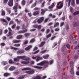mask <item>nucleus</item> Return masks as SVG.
Listing matches in <instances>:
<instances>
[{"instance_id": "nucleus-1", "label": "nucleus", "mask_w": 79, "mask_h": 79, "mask_svg": "<svg viewBox=\"0 0 79 79\" xmlns=\"http://www.w3.org/2000/svg\"><path fill=\"white\" fill-rule=\"evenodd\" d=\"M49 64V62L48 60H44L40 63H38L37 64V66H43V67L41 66H35L34 67L36 69H45L46 68L48 67V65Z\"/></svg>"}, {"instance_id": "nucleus-2", "label": "nucleus", "mask_w": 79, "mask_h": 79, "mask_svg": "<svg viewBox=\"0 0 79 79\" xmlns=\"http://www.w3.org/2000/svg\"><path fill=\"white\" fill-rule=\"evenodd\" d=\"M19 59H22L23 60H29V58L26 56H18L17 58L14 59V61H16L19 60Z\"/></svg>"}, {"instance_id": "nucleus-3", "label": "nucleus", "mask_w": 79, "mask_h": 79, "mask_svg": "<svg viewBox=\"0 0 79 79\" xmlns=\"http://www.w3.org/2000/svg\"><path fill=\"white\" fill-rule=\"evenodd\" d=\"M32 58L33 60H36V61L38 62L40 60H42V57H40L39 56H36L35 57L33 56L32 57Z\"/></svg>"}, {"instance_id": "nucleus-4", "label": "nucleus", "mask_w": 79, "mask_h": 79, "mask_svg": "<svg viewBox=\"0 0 79 79\" xmlns=\"http://www.w3.org/2000/svg\"><path fill=\"white\" fill-rule=\"evenodd\" d=\"M63 6V1L59 2L57 3V7L58 9H61Z\"/></svg>"}, {"instance_id": "nucleus-5", "label": "nucleus", "mask_w": 79, "mask_h": 79, "mask_svg": "<svg viewBox=\"0 0 79 79\" xmlns=\"http://www.w3.org/2000/svg\"><path fill=\"white\" fill-rule=\"evenodd\" d=\"M73 61H70V67L71 68H72V69H71V70L70 71V73L72 74H74V65H73Z\"/></svg>"}, {"instance_id": "nucleus-6", "label": "nucleus", "mask_w": 79, "mask_h": 79, "mask_svg": "<svg viewBox=\"0 0 79 79\" xmlns=\"http://www.w3.org/2000/svg\"><path fill=\"white\" fill-rule=\"evenodd\" d=\"M44 20V17H41L39 19L37 20V23L38 24H40L42 23Z\"/></svg>"}, {"instance_id": "nucleus-7", "label": "nucleus", "mask_w": 79, "mask_h": 79, "mask_svg": "<svg viewBox=\"0 0 79 79\" xmlns=\"http://www.w3.org/2000/svg\"><path fill=\"white\" fill-rule=\"evenodd\" d=\"M35 73V70L33 69L32 70L28 71L25 72V73L28 74H33Z\"/></svg>"}, {"instance_id": "nucleus-8", "label": "nucleus", "mask_w": 79, "mask_h": 79, "mask_svg": "<svg viewBox=\"0 0 79 79\" xmlns=\"http://www.w3.org/2000/svg\"><path fill=\"white\" fill-rule=\"evenodd\" d=\"M7 4L9 6H13V0H9Z\"/></svg>"}, {"instance_id": "nucleus-9", "label": "nucleus", "mask_w": 79, "mask_h": 79, "mask_svg": "<svg viewBox=\"0 0 79 79\" xmlns=\"http://www.w3.org/2000/svg\"><path fill=\"white\" fill-rule=\"evenodd\" d=\"M18 4L13 7V10H14V13H17L18 10Z\"/></svg>"}, {"instance_id": "nucleus-10", "label": "nucleus", "mask_w": 79, "mask_h": 79, "mask_svg": "<svg viewBox=\"0 0 79 79\" xmlns=\"http://www.w3.org/2000/svg\"><path fill=\"white\" fill-rule=\"evenodd\" d=\"M27 31V29H25V30H23V31L20 30L17 32L18 34H23L26 32Z\"/></svg>"}, {"instance_id": "nucleus-11", "label": "nucleus", "mask_w": 79, "mask_h": 79, "mask_svg": "<svg viewBox=\"0 0 79 79\" xmlns=\"http://www.w3.org/2000/svg\"><path fill=\"white\" fill-rule=\"evenodd\" d=\"M39 14H40V12L39 10L35 11L33 13V15L34 16H37V15H39Z\"/></svg>"}, {"instance_id": "nucleus-12", "label": "nucleus", "mask_w": 79, "mask_h": 79, "mask_svg": "<svg viewBox=\"0 0 79 79\" xmlns=\"http://www.w3.org/2000/svg\"><path fill=\"white\" fill-rule=\"evenodd\" d=\"M1 21H2L3 24H4V25H7L8 23L7 22V21L5 19H1Z\"/></svg>"}, {"instance_id": "nucleus-13", "label": "nucleus", "mask_w": 79, "mask_h": 79, "mask_svg": "<svg viewBox=\"0 0 79 79\" xmlns=\"http://www.w3.org/2000/svg\"><path fill=\"white\" fill-rule=\"evenodd\" d=\"M23 53H24V50L23 49H20L17 52V54H21Z\"/></svg>"}, {"instance_id": "nucleus-14", "label": "nucleus", "mask_w": 79, "mask_h": 79, "mask_svg": "<svg viewBox=\"0 0 79 79\" xmlns=\"http://www.w3.org/2000/svg\"><path fill=\"white\" fill-rule=\"evenodd\" d=\"M55 6V4L54 3H53L50 6H49L48 7V9H52L53 7H54Z\"/></svg>"}, {"instance_id": "nucleus-15", "label": "nucleus", "mask_w": 79, "mask_h": 79, "mask_svg": "<svg viewBox=\"0 0 79 79\" xmlns=\"http://www.w3.org/2000/svg\"><path fill=\"white\" fill-rule=\"evenodd\" d=\"M21 42V40H13V43L14 44H17V43H19V42Z\"/></svg>"}, {"instance_id": "nucleus-16", "label": "nucleus", "mask_w": 79, "mask_h": 79, "mask_svg": "<svg viewBox=\"0 0 79 79\" xmlns=\"http://www.w3.org/2000/svg\"><path fill=\"white\" fill-rule=\"evenodd\" d=\"M16 69V67L14 66H11L10 67V68L9 69V71H13V70H15Z\"/></svg>"}, {"instance_id": "nucleus-17", "label": "nucleus", "mask_w": 79, "mask_h": 79, "mask_svg": "<svg viewBox=\"0 0 79 79\" xmlns=\"http://www.w3.org/2000/svg\"><path fill=\"white\" fill-rule=\"evenodd\" d=\"M48 17H52V18L53 19L54 18H55L56 17V16L55 15H52V14H50L48 15Z\"/></svg>"}, {"instance_id": "nucleus-18", "label": "nucleus", "mask_w": 79, "mask_h": 79, "mask_svg": "<svg viewBox=\"0 0 79 79\" xmlns=\"http://www.w3.org/2000/svg\"><path fill=\"white\" fill-rule=\"evenodd\" d=\"M49 54H46L45 55H44L43 56V57L44 59H48V58L49 57Z\"/></svg>"}, {"instance_id": "nucleus-19", "label": "nucleus", "mask_w": 79, "mask_h": 79, "mask_svg": "<svg viewBox=\"0 0 79 79\" xmlns=\"http://www.w3.org/2000/svg\"><path fill=\"white\" fill-rule=\"evenodd\" d=\"M11 75V74L10 73H5L4 74V76L5 77H8V76H9Z\"/></svg>"}, {"instance_id": "nucleus-20", "label": "nucleus", "mask_w": 79, "mask_h": 79, "mask_svg": "<svg viewBox=\"0 0 79 79\" xmlns=\"http://www.w3.org/2000/svg\"><path fill=\"white\" fill-rule=\"evenodd\" d=\"M31 68L29 67H27L26 68H24L22 69V71H28V70H31Z\"/></svg>"}, {"instance_id": "nucleus-21", "label": "nucleus", "mask_w": 79, "mask_h": 79, "mask_svg": "<svg viewBox=\"0 0 79 79\" xmlns=\"http://www.w3.org/2000/svg\"><path fill=\"white\" fill-rule=\"evenodd\" d=\"M21 63L24 64H27L29 63V62L28 61H23L21 62Z\"/></svg>"}, {"instance_id": "nucleus-22", "label": "nucleus", "mask_w": 79, "mask_h": 79, "mask_svg": "<svg viewBox=\"0 0 79 79\" xmlns=\"http://www.w3.org/2000/svg\"><path fill=\"white\" fill-rule=\"evenodd\" d=\"M31 35V33H27L24 34V35L25 37H29Z\"/></svg>"}, {"instance_id": "nucleus-23", "label": "nucleus", "mask_w": 79, "mask_h": 79, "mask_svg": "<svg viewBox=\"0 0 79 79\" xmlns=\"http://www.w3.org/2000/svg\"><path fill=\"white\" fill-rule=\"evenodd\" d=\"M33 79H41V77L40 76L37 75L33 78Z\"/></svg>"}, {"instance_id": "nucleus-24", "label": "nucleus", "mask_w": 79, "mask_h": 79, "mask_svg": "<svg viewBox=\"0 0 79 79\" xmlns=\"http://www.w3.org/2000/svg\"><path fill=\"white\" fill-rule=\"evenodd\" d=\"M22 37L23 35H17V36L16 37V38L17 39H21V38H22Z\"/></svg>"}, {"instance_id": "nucleus-25", "label": "nucleus", "mask_w": 79, "mask_h": 79, "mask_svg": "<svg viewBox=\"0 0 79 79\" xmlns=\"http://www.w3.org/2000/svg\"><path fill=\"white\" fill-rule=\"evenodd\" d=\"M2 64L3 66H5L6 64H8V62L6 61H3L2 62Z\"/></svg>"}, {"instance_id": "nucleus-26", "label": "nucleus", "mask_w": 79, "mask_h": 79, "mask_svg": "<svg viewBox=\"0 0 79 79\" xmlns=\"http://www.w3.org/2000/svg\"><path fill=\"white\" fill-rule=\"evenodd\" d=\"M71 0H66V1L67 2H68V7H69L70 5L71 4Z\"/></svg>"}, {"instance_id": "nucleus-27", "label": "nucleus", "mask_w": 79, "mask_h": 79, "mask_svg": "<svg viewBox=\"0 0 79 79\" xmlns=\"http://www.w3.org/2000/svg\"><path fill=\"white\" fill-rule=\"evenodd\" d=\"M32 48V46L31 45H30L28 47H27L26 48H25V50H29V49H31Z\"/></svg>"}, {"instance_id": "nucleus-28", "label": "nucleus", "mask_w": 79, "mask_h": 79, "mask_svg": "<svg viewBox=\"0 0 79 79\" xmlns=\"http://www.w3.org/2000/svg\"><path fill=\"white\" fill-rule=\"evenodd\" d=\"M45 43V41H43L41 43V44L39 45V47H43V46H44V44Z\"/></svg>"}, {"instance_id": "nucleus-29", "label": "nucleus", "mask_w": 79, "mask_h": 79, "mask_svg": "<svg viewBox=\"0 0 79 79\" xmlns=\"http://www.w3.org/2000/svg\"><path fill=\"white\" fill-rule=\"evenodd\" d=\"M26 4V1L25 0H23L21 2V4L22 6H24Z\"/></svg>"}, {"instance_id": "nucleus-30", "label": "nucleus", "mask_w": 79, "mask_h": 79, "mask_svg": "<svg viewBox=\"0 0 79 79\" xmlns=\"http://www.w3.org/2000/svg\"><path fill=\"white\" fill-rule=\"evenodd\" d=\"M41 15H44V13H45V11H44V9H41Z\"/></svg>"}, {"instance_id": "nucleus-31", "label": "nucleus", "mask_w": 79, "mask_h": 79, "mask_svg": "<svg viewBox=\"0 0 79 79\" xmlns=\"http://www.w3.org/2000/svg\"><path fill=\"white\" fill-rule=\"evenodd\" d=\"M72 24L74 27H76V26H79V24L77 25L76 24V22H74L72 23Z\"/></svg>"}, {"instance_id": "nucleus-32", "label": "nucleus", "mask_w": 79, "mask_h": 79, "mask_svg": "<svg viewBox=\"0 0 79 79\" xmlns=\"http://www.w3.org/2000/svg\"><path fill=\"white\" fill-rule=\"evenodd\" d=\"M2 12L1 15L2 16H5V11L2 9Z\"/></svg>"}, {"instance_id": "nucleus-33", "label": "nucleus", "mask_w": 79, "mask_h": 79, "mask_svg": "<svg viewBox=\"0 0 79 79\" xmlns=\"http://www.w3.org/2000/svg\"><path fill=\"white\" fill-rule=\"evenodd\" d=\"M79 14V11H77L76 12L73 13V15L74 16H76V15H77Z\"/></svg>"}, {"instance_id": "nucleus-34", "label": "nucleus", "mask_w": 79, "mask_h": 79, "mask_svg": "<svg viewBox=\"0 0 79 79\" xmlns=\"http://www.w3.org/2000/svg\"><path fill=\"white\" fill-rule=\"evenodd\" d=\"M15 21H16V22H17V23L18 24H19L20 23H21V21L18 20V19H15Z\"/></svg>"}, {"instance_id": "nucleus-35", "label": "nucleus", "mask_w": 79, "mask_h": 79, "mask_svg": "<svg viewBox=\"0 0 79 79\" xmlns=\"http://www.w3.org/2000/svg\"><path fill=\"white\" fill-rule=\"evenodd\" d=\"M21 44H15L14 45V47H20Z\"/></svg>"}, {"instance_id": "nucleus-36", "label": "nucleus", "mask_w": 79, "mask_h": 79, "mask_svg": "<svg viewBox=\"0 0 79 79\" xmlns=\"http://www.w3.org/2000/svg\"><path fill=\"white\" fill-rule=\"evenodd\" d=\"M69 9L71 13H73V11H74V9H73V8L72 7L70 6L69 8Z\"/></svg>"}, {"instance_id": "nucleus-37", "label": "nucleus", "mask_w": 79, "mask_h": 79, "mask_svg": "<svg viewBox=\"0 0 79 79\" xmlns=\"http://www.w3.org/2000/svg\"><path fill=\"white\" fill-rule=\"evenodd\" d=\"M9 63L10 64H13V63H14V62L12 60L10 59L9 61Z\"/></svg>"}, {"instance_id": "nucleus-38", "label": "nucleus", "mask_w": 79, "mask_h": 79, "mask_svg": "<svg viewBox=\"0 0 79 79\" xmlns=\"http://www.w3.org/2000/svg\"><path fill=\"white\" fill-rule=\"evenodd\" d=\"M71 5L74 6V5H75V3L74 2V0H72V2H71Z\"/></svg>"}, {"instance_id": "nucleus-39", "label": "nucleus", "mask_w": 79, "mask_h": 79, "mask_svg": "<svg viewBox=\"0 0 79 79\" xmlns=\"http://www.w3.org/2000/svg\"><path fill=\"white\" fill-rule=\"evenodd\" d=\"M50 29H47L46 30V33L47 34H48L49 32H50Z\"/></svg>"}, {"instance_id": "nucleus-40", "label": "nucleus", "mask_w": 79, "mask_h": 79, "mask_svg": "<svg viewBox=\"0 0 79 79\" xmlns=\"http://www.w3.org/2000/svg\"><path fill=\"white\" fill-rule=\"evenodd\" d=\"M24 76H20L19 77H18V79H24Z\"/></svg>"}, {"instance_id": "nucleus-41", "label": "nucleus", "mask_w": 79, "mask_h": 79, "mask_svg": "<svg viewBox=\"0 0 79 79\" xmlns=\"http://www.w3.org/2000/svg\"><path fill=\"white\" fill-rule=\"evenodd\" d=\"M35 42V39L33 38L30 41V43H32Z\"/></svg>"}, {"instance_id": "nucleus-42", "label": "nucleus", "mask_w": 79, "mask_h": 79, "mask_svg": "<svg viewBox=\"0 0 79 79\" xmlns=\"http://www.w3.org/2000/svg\"><path fill=\"white\" fill-rule=\"evenodd\" d=\"M45 1H44L43 2L42 4V5L41 6V8H43L45 6Z\"/></svg>"}, {"instance_id": "nucleus-43", "label": "nucleus", "mask_w": 79, "mask_h": 79, "mask_svg": "<svg viewBox=\"0 0 79 79\" xmlns=\"http://www.w3.org/2000/svg\"><path fill=\"white\" fill-rule=\"evenodd\" d=\"M14 21L13 20H11L10 21L9 23V26H10L11 24H14Z\"/></svg>"}, {"instance_id": "nucleus-44", "label": "nucleus", "mask_w": 79, "mask_h": 79, "mask_svg": "<svg viewBox=\"0 0 79 79\" xmlns=\"http://www.w3.org/2000/svg\"><path fill=\"white\" fill-rule=\"evenodd\" d=\"M36 5H37V4H36V2H35L34 4H33V5L31 6V8H34V7L36 6Z\"/></svg>"}, {"instance_id": "nucleus-45", "label": "nucleus", "mask_w": 79, "mask_h": 79, "mask_svg": "<svg viewBox=\"0 0 79 79\" xmlns=\"http://www.w3.org/2000/svg\"><path fill=\"white\" fill-rule=\"evenodd\" d=\"M59 25V23L56 22L54 25V28L56 26H58Z\"/></svg>"}, {"instance_id": "nucleus-46", "label": "nucleus", "mask_w": 79, "mask_h": 79, "mask_svg": "<svg viewBox=\"0 0 79 79\" xmlns=\"http://www.w3.org/2000/svg\"><path fill=\"white\" fill-rule=\"evenodd\" d=\"M52 36V34H50L48 35L47 36H46V38L47 39H48V38Z\"/></svg>"}, {"instance_id": "nucleus-47", "label": "nucleus", "mask_w": 79, "mask_h": 79, "mask_svg": "<svg viewBox=\"0 0 79 79\" xmlns=\"http://www.w3.org/2000/svg\"><path fill=\"white\" fill-rule=\"evenodd\" d=\"M10 49H12L13 50H17L18 48H15L12 46L10 47Z\"/></svg>"}, {"instance_id": "nucleus-48", "label": "nucleus", "mask_w": 79, "mask_h": 79, "mask_svg": "<svg viewBox=\"0 0 79 79\" xmlns=\"http://www.w3.org/2000/svg\"><path fill=\"white\" fill-rule=\"evenodd\" d=\"M41 27H42V26H41V25H38L37 28V29H38L39 30H40V29H41Z\"/></svg>"}, {"instance_id": "nucleus-49", "label": "nucleus", "mask_w": 79, "mask_h": 79, "mask_svg": "<svg viewBox=\"0 0 79 79\" xmlns=\"http://www.w3.org/2000/svg\"><path fill=\"white\" fill-rule=\"evenodd\" d=\"M16 24H15L14 25H12L11 26V28L12 29H14V28H15V27H16Z\"/></svg>"}, {"instance_id": "nucleus-50", "label": "nucleus", "mask_w": 79, "mask_h": 79, "mask_svg": "<svg viewBox=\"0 0 79 79\" xmlns=\"http://www.w3.org/2000/svg\"><path fill=\"white\" fill-rule=\"evenodd\" d=\"M48 19H49V18L46 19L44 21V23H47L48 21Z\"/></svg>"}, {"instance_id": "nucleus-51", "label": "nucleus", "mask_w": 79, "mask_h": 79, "mask_svg": "<svg viewBox=\"0 0 79 79\" xmlns=\"http://www.w3.org/2000/svg\"><path fill=\"white\" fill-rule=\"evenodd\" d=\"M64 22H61L60 24V27H62V26H63L64 25Z\"/></svg>"}, {"instance_id": "nucleus-52", "label": "nucleus", "mask_w": 79, "mask_h": 79, "mask_svg": "<svg viewBox=\"0 0 79 79\" xmlns=\"http://www.w3.org/2000/svg\"><path fill=\"white\" fill-rule=\"evenodd\" d=\"M38 26V25L37 24L34 25H33V27L34 28H37Z\"/></svg>"}, {"instance_id": "nucleus-53", "label": "nucleus", "mask_w": 79, "mask_h": 79, "mask_svg": "<svg viewBox=\"0 0 79 79\" xmlns=\"http://www.w3.org/2000/svg\"><path fill=\"white\" fill-rule=\"evenodd\" d=\"M55 31H60V28H57L55 29Z\"/></svg>"}, {"instance_id": "nucleus-54", "label": "nucleus", "mask_w": 79, "mask_h": 79, "mask_svg": "<svg viewBox=\"0 0 79 79\" xmlns=\"http://www.w3.org/2000/svg\"><path fill=\"white\" fill-rule=\"evenodd\" d=\"M19 29H20V27L19 26H18L16 27V30H19Z\"/></svg>"}, {"instance_id": "nucleus-55", "label": "nucleus", "mask_w": 79, "mask_h": 79, "mask_svg": "<svg viewBox=\"0 0 79 79\" xmlns=\"http://www.w3.org/2000/svg\"><path fill=\"white\" fill-rule=\"evenodd\" d=\"M6 19L7 20H8V21H10L11 20V19L10 18L8 17H6Z\"/></svg>"}, {"instance_id": "nucleus-56", "label": "nucleus", "mask_w": 79, "mask_h": 79, "mask_svg": "<svg viewBox=\"0 0 79 79\" xmlns=\"http://www.w3.org/2000/svg\"><path fill=\"white\" fill-rule=\"evenodd\" d=\"M8 0H4V1L3 2V3L5 4H6V3L8 2Z\"/></svg>"}, {"instance_id": "nucleus-57", "label": "nucleus", "mask_w": 79, "mask_h": 79, "mask_svg": "<svg viewBox=\"0 0 79 79\" xmlns=\"http://www.w3.org/2000/svg\"><path fill=\"white\" fill-rule=\"evenodd\" d=\"M46 52H47V50H44L41 52L40 53H45Z\"/></svg>"}, {"instance_id": "nucleus-58", "label": "nucleus", "mask_w": 79, "mask_h": 79, "mask_svg": "<svg viewBox=\"0 0 79 79\" xmlns=\"http://www.w3.org/2000/svg\"><path fill=\"white\" fill-rule=\"evenodd\" d=\"M39 9H40V8L39 7H35L34 10L35 11H36V10H39Z\"/></svg>"}, {"instance_id": "nucleus-59", "label": "nucleus", "mask_w": 79, "mask_h": 79, "mask_svg": "<svg viewBox=\"0 0 79 79\" xmlns=\"http://www.w3.org/2000/svg\"><path fill=\"white\" fill-rule=\"evenodd\" d=\"M37 49H38V48L36 47H35L34 49H33V51H35V50H37Z\"/></svg>"}, {"instance_id": "nucleus-60", "label": "nucleus", "mask_w": 79, "mask_h": 79, "mask_svg": "<svg viewBox=\"0 0 79 79\" xmlns=\"http://www.w3.org/2000/svg\"><path fill=\"white\" fill-rule=\"evenodd\" d=\"M50 64H53V60H50Z\"/></svg>"}, {"instance_id": "nucleus-61", "label": "nucleus", "mask_w": 79, "mask_h": 79, "mask_svg": "<svg viewBox=\"0 0 79 79\" xmlns=\"http://www.w3.org/2000/svg\"><path fill=\"white\" fill-rule=\"evenodd\" d=\"M66 47L67 48H70V45H69V44H67L66 45Z\"/></svg>"}, {"instance_id": "nucleus-62", "label": "nucleus", "mask_w": 79, "mask_h": 79, "mask_svg": "<svg viewBox=\"0 0 79 79\" xmlns=\"http://www.w3.org/2000/svg\"><path fill=\"white\" fill-rule=\"evenodd\" d=\"M39 52V50H38L33 53V54H36Z\"/></svg>"}, {"instance_id": "nucleus-63", "label": "nucleus", "mask_w": 79, "mask_h": 79, "mask_svg": "<svg viewBox=\"0 0 79 79\" xmlns=\"http://www.w3.org/2000/svg\"><path fill=\"white\" fill-rule=\"evenodd\" d=\"M13 35V34L11 33V32H9V35H8V36H11V35Z\"/></svg>"}, {"instance_id": "nucleus-64", "label": "nucleus", "mask_w": 79, "mask_h": 79, "mask_svg": "<svg viewBox=\"0 0 79 79\" xmlns=\"http://www.w3.org/2000/svg\"><path fill=\"white\" fill-rule=\"evenodd\" d=\"M4 32L5 34H6V33L8 32V30L7 29L5 30H4Z\"/></svg>"}]
</instances>
